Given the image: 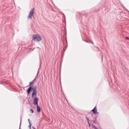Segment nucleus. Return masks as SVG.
<instances>
[{
	"mask_svg": "<svg viewBox=\"0 0 129 129\" xmlns=\"http://www.w3.org/2000/svg\"><path fill=\"white\" fill-rule=\"evenodd\" d=\"M30 111H31V113H34V110L33 109H30Z\"/></svg>",
	"mask_w": 129,
	"mask_h": 129,
	"instance_id": "10",
	"label": "nucleus"
},
{
	"mask_svg": "<svg viewBox=\"0 0 129 129\" xmlns=\"http://www.w3.org/2000/svg\"><path fill=\"white\" fill-rule=\"evenodd\" d=\"M34 9H32L31 11L30 12L29 14L28 17V19L32 20L33 19V17L34 16Z\"/></svg>",
	"mask_w": 129,
	"mask_h": 129,
	"instance_id": "2",
	"label": "nucleus"
},
{
	"mask_svg": "<svg viewBox=\"0 0 129 129\" xmlns=\"http://www.w3.org/2000/svg\"><path fill=\"white\" fill-rule=\"evenodd\" d=\"M28 122L29 124H31V122L30 121V119H28Z\"/></svg>",
	"mask_w": 129,
	"mask_h": 129,
	"instance_id": "13",
	"label": "nucleus"
},
{
	"mask_svg": "<svg viewBox=\"0 0 129 129\" xmlns=\"http://www.w3.org/2000/svg\"><path fill=\"white\" fill-rule=\"evenodd\" d=\"M86 119L87 120L88 123H89V119L87 117H86Z\"/></svg>",
	"mask_w": 129,
	"mask_h": 129,
	"instance_id": "8",
	"label": "nucleus"
},
{
	"mask_svg": "<svg viewBox=\"0 0 129 129\" xmlns=\"http://www.w3.org/2000/svg\"><path fill=\"white\" fill-rule=\"evenodd\" d=\"M32 128H33V129H35V128L34 127V126H32Z\"/></svg>",
	"mask_w": 129,
	"mask_h": 129,
	"instance_id": "16",
	"label": "nucleus"
},
{
	"mask_svg": "<svg viewBox=\"0 0 129 129\" xmlns=\"http://www.w3.org/2000/svg\"><path fill=\"white\" fill-rule=\"evenodd\" d=\"M36 107L37 112H40L41 111V108L39 107V105H36Z\"/></svg>",
	"mask_w": 129,
	"mask_h": 129,
	"instance_id": "6",
	"label": "nucleus"
},
{
	"mask_svg": "<svg viewBox=\"0 0 129 129\" xmlns=\"http://www.w3.org/2000/svg\"><path fill=\"white\" fill-rule=\"evenodd\" d=\"M31 90H32V87H30L27 90V94H30V92H31Z\"/></svg>",
	"mask_w": 129,
	"mask_h": 129,
	"instance_id": "7",
	"label": "nucleus"
},
{
	"mask_svg": "<svg viewBox=\"0 0 129 129\" xmlns=\"http://www.w3.org/2000/svg\"><path fill=\"white\" fill-rule=\"evenodd\" d=\"M87 43H88V41H86Z\"/></svg>",
	"mask_w": 129,
	"mask_h": 129,
	"instance_id": "17",
	"label": "nucleus"
},
{
	"mask_svg": "<svg viewBox=\"0 0 129 129\" xmlns=\"http://www.w3.org/2000/svg\"><path fill=\"white\" fill-rule=\"evenodd\" d=\"M38 98L37 97H34L33 102L34 105H38Z\"/></svg>",
	"mask_w": 129,
	"mask_h": 129,
	"instance_id": "4",
	"label": "nucleus"
},
{
	"mask_svg": "<svg viewBox=\"0 0 129 129\" xmlns=\"http://www.w3.org/2000/svg\"><path fill=\"white\" fill-rule=\"evenodd\" d=\"M125 39H126L127 40H129V37H126Z\"/></svg>",
	"mask_w": 129,
	"mask_h": 129,
	"instance_id": "14",
	"label": "nucleus"
},
{
	"mask_svg": "<svg viewBox=\"0 0 129 129\" xmlns=\"http://www.w3.org/2000/svg\"><path fill=\"white\" fill-rule=\"evenodd\" d=\"M92 111L94 114H98V113L97 112V109L96 108V107H95L93 110H92Z\"/></svg>",
	"mask_w": 129,
	"mask_h": 129,
	"instance_id": "5",
	"label": "nucleus"
},
{
	"mask_svg": "<svg viewBox=\"0 0 129 129\" xmlns=\"http://www.w3.org/2000/svg\"><path fill=\"white\" fill-rule=\"evenodd\" d=\"M33 39L35 42H40L41 40H42V38L39 35L35 34L33 36Z\"/></svg>",
	"mask_w": 129,
	"mask_h": 129,
	"instance_id": "1",
	"label": "nucleus"
},
{
	"mask_svg": "<svg viewBox=\"0 0 129 129\" xmlns=\"http://www.w3.org/2000/svg\"><path fill=\"white\" fill-rule=\"evenodd\" d=\"M35 81H36V78L34 79L33 81H32V82H34V83H35Z\"/></svg>",
	"mask_w": 129,
	"mask_h": 129,
	"instance_id": "12",
	"label": "nucleus"
},
{
	"mask_svg": "<svg viewBox=\"0 0 129 129\" xmlns=\"http://www.w3.org/2000/svg\"><path fill=\"white\" fill-rule=\"evenodd\" d=\"M88 123V125H89V127H90V126H91V125L90 124V123Z\"/></svg>",
	"mask_w": 129,
	"mask_h": 129,
	"instance_id": "11",
	"label": "nucleus"
},
{
	"mask_svg": "<svg viewBox=\"0 0 129 129\" xmlns=\"http://www.w3.org/2000/svg\"><path fill=\"white\" fill-rule=\"evenodd\" d=\"M32 96L33 97V98H34V97H36L37 96V89H34L32 94Z\"/></svg>",
	"mask_w": 129,
	"mask_h": 129,
	"instance_id": "3",
	"label": "nucleus"
},
{
	"mask_svg": "<svg viewBox=\"0 0 129 129\" xmlns=\"http://www.w3.org/2000/svg\"><path fill=\"white\" fill-rule=\"evenodd\" d=\"M29 128H31V124H29Z\"/></svg>",
	"mask_w": 129,
	"mask_h": 129,
	"instance_id": "15",
	"label": "nucleus"
},
{
	"mask_svg": "<svg viewBox=\"0 0 129 129\" xmlns=\"http://www.w3.org/2000/svg\"><path fill=\"white\" fill-rule=\"evenodd\" d=\"M32 84H34V82H30L29 85H31Z\"/></svg>",
	"mask_w": 129,
	"mask_h": 129,
	"instance_id": "9",
	"label": "nucleus"
}]
</instances>
